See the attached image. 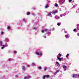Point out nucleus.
Returning a JSON list of instances; mask_svg holds the SVG:
<instances>
[{
	"label": "nucleus",
	"instance_id": "nucleus-1",
	"mask_svg": "<svg viewBox=\"0 0 79 79\" xmlns=\"http://www.w3.org/2000/svg\"><path fill=\"white\" fill-rule=\"evenodd\" d=\"M8 44H6L5 45L3 44V42L2 41H0V47H1V49H3L5 47H8Z\"/></svg>",
	"mask_w": 79,
	"mask_h": 79
},
{
	"label": "nucleus",
	"instance_id": "nucleus-2",
	"mask_svg": "<svg viewBox=\"0 0 79 79\" xmlns=\"http://www.w3.org/2000/svg\"><path fill=\"white\" fill-rule=\"evenodd\" d=\"M65 0H59L58 2L60 5H63L64 3Z\"/></svg>",
	"mask_w": 79,
	"mask_h": 79
},
{
	"label": "nucleus",
	"instance_id": "nucleus-3",
	"mask_svg": "<svg viewBox=\"0 0 79 79\" xmlns=\"http://www.w3.org/2000/svg\"><path fill=\"white\" fill-rule=\"evenodd\" d=\"M72 77L74 78H78L79 77V74H73Z\"/></svg>",
	"mask_w": 79,
	"mask_h": 79
},
{
	"label": "nucleus",
	"instance_id": "nucleus-4",
	"mask_svg": "<svg viewBox=\"0 0 79 79\" xmlns=\"http://www.w3.org/2000/svg\"><path fill=\"white\" fill-rule=\"evenodd\" d=\"M51 13H52V14L55 15L56 13H58V10H53L51 12Z\"/></svg>",
	"mask_w": 79,
	"mask_h": 79
},
{
	"label": "nucleus",
	"instance_id": "nucleus-5",
	"mask_svg": "<svg viewBox=\"0 0 79 79\" xmlns=\"http://www.w3.org/2000/svg\"><path fill=\"white\" fill-rule=\"evenodd\" d=\"M35 54L37 55H40V56H42V52H41L40 53H39V52H35Z\"/></svg>",
	"mask_w": 79,
	"mask_h": 79
},
{
	"label": "nucleus",
	"instance_id": "nucleus-6",
	"mask_svg": "<svg viewBox=\"0 0 79 79\" xmlns=\"http://www.w3.org/2000/svg\"><path fill=\"white\" fill-rule=\"evenodd\" d=\"M65 37L66 39H69V38L70 37L69 34H67V35H65Z\"/></svg>",
	"mask_w": 79,
	"mask_h": 79
},
{
	"label": "nucleus",
	"instance_id": "nucleus-7",
	"mask_svg": "<svg viewBox=\"0 0 79 79\" xmlns=\"http://www.w3.org/2000/svg\"><path fill=\"white\" fill-rule=\"evenodd\" d=\"M57 59L59 61H61V60H62L63 59V58H60L58 57H57Z\"/></svg>",
	"mask_w": 79,
	"mask_h": 79
},
{
	"label": "nucleus",
	"instance_id": "nucleus-8",
	"mask_svg": "<svg viewBox=\"0 0 79 79\" xmlns=\"http://www.w3.org/2000/svg\"><path fill=\"white\" fill-rule=\"evenodd\" d=\"M5 41H6V42H10V40H9V39L8 38H5Z\"/></svg>",
	"mask_w": 79,
	"mask_h": 79
},
{
	"label": "nucleus",
	"instance_id": "nucleus-9",
	"mask_svg": "<svg viewBox=\"0 0 79 79\" xmlns=\"http://www.w3.org/2000/svg\"><path fill=\"white\" fill-rule=\"evenodd\" d=\"M62 67H63V68L64 69H65L64 71H66V69H67V66H66V65H63Z\"/></svg>",
	"mask_w": 79,
	"mask_h": 79
},
{
	"label": "nucleus",
	"instance_id": "nucleus-10",
	"mask_svg": "<svg viewBox=\"0 0 79 79\" xmlns=\"http://www.w3.org/2000/svg\"><path fill=\"white\" fill-rule=\"evenodd\" d=\"M60 17L58 16V15H56L55 17V19H60Z\"/></svg>",
	"mask_w": 79,
	"mask_h": 79
},
{
	"label": "nucleus",
	"instance_id": "nucleus-11",
	"mask_svg": "<svg viewBox=\"0 0 79 79\" xmlns=\"http://www.w3.org/2000/svg\"><path fill=\"white\" fill-rule=\"evenodd\" d=\"M51 13H51V12H50L48 14V16H49V17H52V15Z\"/></svg>",
	"mask_w": 79,
	"mask_h": 79
},
{
	"label": "nucleus",
	"instance_id": "nucleus-12",
	"mask_svg": "<svg viewBox=\"0 0 79 79\" xmlns=\"http://www.w3.org/2000/svg\"><path fill=\"white\" fill-rule=\"evenodd\" d=\"M22 69L23 71H25V70L26 69V67H25L24 66H22Z\"/></svg>",
	"mask_w": 79,
	"mask_h": 79
},
{
	"label": "nucleus",
	"instance_id": "nucleus-13",
	"mask_svg": "<svg viewBox=\"0 0 79 79\" xmlns=\"http://www.w3.org/2000/svg\"><path fill=\"white\" fill-rule=\"evenodd\" d=\"M48 7V4L47 3L46 4V5L45 6V8H47Z\"/></svg>",
	"mask_w": 79,
	"mask_h": 79
},
{
	"label": "nucleus",
	"instance_id": "nucleus-14",
	"mask_svg": "<svg viewBox=\"0 0 79 79\" xmlns=\"http://www.w3.org/2000/svg\"><path fill=\"white\" fill-rule=\"evenodd\" d=\"M56 64H57V66H58V67H59V66H60V64H59V63L57 61L56 62Z\"/></svg>",
	"mask_w": 79,
	"mask_h": 79
},
{
	"label": "nucleus",
	"instance_id": "nucleus-15",
	"mask_svg": "<svg viewBox=\"0 0 79 79\" xmlns=\"http://www.w3.org/2000/svg\"><path fill=\"white\" fill-rule=\"evenodd\" d=\"M32 66H36V64L34 62H32Z\"/></svg>",
	"mask_w": 79,
	"mask_h": 79
},
{
	"label": "nucleus",
	"instance_id": "nucleus-16",
	"mask_svg": "<svg viewBox=\"0 0 79 79\" xmlns=\"http://www.w3.org/2000/svg\"><path fill=\"white\" fill-rule=\"evenodd\" d=\"M47 34H48V35H51V33L50 32H48L47 33Z\"/></svg>",
	"mask_w": 79,
	"mask_h": 79
},
{
	"label": "nucleus",
	"instance_id": "nucleus-17",
	"mask_svg": "<svg viewBox=\"0 0 79 79\" xmlns=\"http://www.w3.org/2000/svg\"><path fill=\"white\" fill-rule=\"evenodd\" d=\"M77 29L78 30H79V24H77Z\"/></svg>",
	"mask_w": 79,
	"mask_h": 79
},
{
	"label": "nucleus",
	"instance_id": "nucleus-18",
	"mask_svg": "<svg viewBox=\"0 0 79 79\" xmlns=\"http://www.w3.org/2000/svg\"><path fill=\"white\" fill-rule=\"evenodd\" d=\"M46 77H47V78H48L49 77V75H47L45 76Z\"/></svg>",
	"mask_w": 79,
	"mask_h": 79
},
{
	"label": "nucleus",
	"instance_id": "nucleus-19",
	"mask_svg": "<svg viewBox=\"0 0 79 79\" xmlns=\"http://www.w3.org/2000/svg\"><path fill=\"white\" fill-rule=\"evenodd\" d=\"M77 6V4H75L73 6V8H75L76 6Z\"/></svg>",
	"mask_w": 79,
	"mask_h": 79
},
{
	"label": "nucleus",
	"instance_id": "nucleus-20",
	"mask_svg": "<svg viewBox=\"0 0 79 79\" xmlns=\"http://www.w3.org/2000/svg\"><path fill=\"white\" fill-rule=\"evenodd\" d=\"M27 77V79H30V78L31 77V76H28Z\"/></svg>",
	"mask_w": 79,
	"mask_h": 79
},
{
	"label": "nucleus",
	"instance_id": "nucleus-21",
	"mask_svg": "<svg viewBox=\"0 0 79 79\" xmlns=\"http://www.w3.org/2000/svg\"><path fill=\"white\" fill-rule=\"evenodd\" d=\"M3 34H4V32H3V31L1 32V35H3Z\"/></svg>",
	"mask_w": 79,
	"mask_h": 79
},
{
	"label": "nucleus",
	"instance_id": "nucleus-22",
	"mask_svg": "<svg viewBox=\"0 0 79 79\" xmlns=\"http://www.w3.org/2000/svg\"><path fill=\"white\" fill-rule=\"evenodd\" d=\"M44 70L46 71V70H47V67H44Z\"/></svg>",
	"mask_w": 79,
	"mask_h": 79
},
{
	"label": "nucleus",
	"instance_id": "nucleus-23",
	"mask_svg": "<svg viewBox=\"0 0 79 79\" xmlns=\"http://www.w3.org/2000/svg\"><path fill=\"white\" fill-rule=\"evenodd\" d=\"M60 71V70H56V72L57 73H59V71Z\"/></svg>",
	"mask_w": 79,
	"mask_h": 79
},
{
	"label": "nucleus",
	"instance_id": "nucleus-24",
	"mask_svg": "<svg viewBox=\"0 0 79 79\" xmlns=\"http://www.w3.org/2000/svg\"><path fill=\"white\" fill-rule=\"evenodd\" d=\"M24 79H28L27 78V77H24Z\"/></svg>",
	"mask_w": 79,
	"mask_h": 79
},
{
	"label": "nucleus",
	"instance_id": "nucleus-25",
	"mask_svg": "<svg viewBox=\"0 0 79 79\" xmlns=\"http://www.w3.org/2000/svg\"><path fill=\"white\" fill-rule=\"evenodd\" d=\"M11 28L9 26L7 27V29H10Z\"/></svg>",
	"mask_w": 79,
	"mask_h": 79
},
{
	"label": "nucleus",
	"instance_id": "nucleus-26",
	"mask_svg": "<svg viewBox=\"0 0 79 79\" xmlns=\"http://www.w3.org/2000/svg\"><path fill=\"white\" fill-rule=\"evenodd\" d=\"M45 76H44L43 77V79H45Z\"/></svg>",
	"mask_w": 79,
	"mask_h": 79
},
{
	"label": "nucleus",
	"instance_id": "nucleus-27",
	"mask_svg": "<svg viewBox=\"0 0 79 79\" xmlns=\"http://www.w3.org/2000/svg\"><path fill=\"white\" fill-rule=\"evenodd\" d=\"M55 6L56 7H57V6H58V4H57L56 3L55 4Z\"/></svg>",
	"mask_w": 79,
	"mask_h": 79
},
{
	"label": "nucleus",
	"instance_id": "nucleus-28",
	"mask_svg": "<svg viewBox=\"0 0 79 79\" xmlns=\"http://www.w3.org/2000/svg\"><path fill=\"white\" fill-rule=\"evenodd\" d=\"M38 68H39L40 69H42V67H41V66H39Z\"/></svg>",
	"mask_w": 79,
	"mask_h": 79
},
{
	"label": "nucleus",
	"instance_id": "nucleus-29",
	"mask_svg": "<svg viewBox=\"0 0 79 79\" xmlns=\"http://www.w3.org/2000/svg\"><path fill=\"white\" fill-rule=\"evenodd\" d=\"M57 25L58 26H60V25H61V23H57Z\"/></svg>",
	"mask_w": 79,
	"mask_h": 79
},
{
	"label": "nucleus",
	"instance_id": "nucleus-30",
	"mask_svg": "<svg viewBox=\"0 0 79 79\" xmlns=\"http://www.w3.org/2000/svg\"><path fill=\"white\" fill-rule=\"evenodd\" d=\"M27 67H30V65L29 64H27L26 65Z\"/></svg>",
	"mask_w": 79,
	"mask_h": 79
},
{
	"label": "nucleus",
	"instance_id": "nucleus-31",
	"mask_svg": "<svg viewBox=\"0 0 79 79\" xmlns=\"http://www.w3.org/2000/svg\"><path fill=\"white\" fill-rule=\"evenodd\" d=\"M57 73L56 72L55 73H53V74H54V75H56V74Z\"/></svg>",
	"mask_w": 79,
	"mask_h": 79
},
{
	"label": "nucleus",
	"instance_id": "nucleus-32",
	"mask_svg": "<svg viewBox=\"0 0 79 79\" xmlns=\"http://www.w3.org/2000/svg\"><path fill=\"white\" fill-rule=\"evenodd\" d=\"M44 31H48V29H44Z\"/></svg>",
	"mask_w": 79,
	"mask_h": 79
},
{
	"label": "nucleus",
	"instance_id": "nucleus-33",
	"mask_svg": "<svg viewBox=\"0 0 79 79\" xmlns=\"http://www.w3.org/2000/svg\"><path fill=\"white\" fill-rule=\"evenodd\" d=\"M59 56L60 57L61 56V54H60V53H59L58 54Z\"/></svg>",
	"mask_w": 79,
	"mask_h": 79
},
{
	"label": "nucleus",
	"instance_id": "nucleus-34",
	"mask_svg": "<svg viewBox=\"0 0 79 79\" xmlns=\"http://www.w3.org/2000/svg\"><path fill=\"white\" fill-rule=\"evenodd\" d=\"M71 2H72V0H69V3H71Z\"/></svg>",
	"mask_w": 79,
	"mask_h": 79
},
{
	"label": "nucleus",
	"instance_id": "nucleus-35",
	"mask_svg": "<svg viewBox=\"0 0 79 79\" xmlns=\"http://www.w3.org/2000/svg\"><path fill=\"white\" fill-rule=\"evenodd\" d=\"M69 56V54H67V55L66 56V57H68Z\"/></svg>",
	"mask_w": 79,
	"mask_h": 79
},
{
	"label": "nucleus",
	"instance_id": "nucleus-36",
	"mask_svg": "<svg viewBox=\"0 0 79 79\" xmlns=\"http://www.w3.org/2000/svg\"><path fill=\"white\" fill-rule=\"evenodd\" d=\"M33 29H37V28L36 27H34Z\"/></svg>",
	"mask_w": 79,
	"mask_h": 79
},
{
	"label": "nucleus",
	"instance_id": "nucleus-37",
	"mask_svg": "<svg viewBox=\"0 0 79 79\" xmlns=\"http://www.w3.org/2000/svg\"><path fill=\"white\" fill-rule=\"evenodd\" d=\"M26 19H23V21H26Z\"/></svg>",
	"mask_w": 79,
	"mask_h": 79
},
{
	"label": "nucleus",
	"instance_id": "nucleus-38",
	"mask_svg": "<svg viewBox=\"0 0 79 79\" xmlns=\"http://www.w3.org/2000/svg\"><path fill=\"white\" fill-rule=\"evenodd\" d=\"M30 15V13H29V12H28V13L27 14V15Z\"/></svg>",
	"mask_w": 79,
	"mask_h": 79
},
{
	"label": "nucleus",
	"instance_id": "nucleus-39",
	"mask_svg": "<svg viewBox=\"0 0 79 79\" xmlns=\"http://www.w3.org/2000/svg\"><path fill=\"white\" fill-rule=\"evenodd\" d=\"M32 15H33V16H34V15H35V14L34 13H32L31 14Z\"/></svg>",
	"mask_w": 79,
	"mask_h": 79
},
{
	"label": "nucleus",
	"instance_id": "nucleus-40",
	"mask_svg": "<svg viewBox=\"0 0 79 79\" xmlns=\"http://www.w3.org/2000/svg\"><path fill=\"white\" fill-rule=\"evenodd\" d=\"M63 16V15H60V17H62Z\"/></svg>",
	"mask_w": 79,
	"mask_h": 79
},
{
	"label": "nucleus",
	"instance_id": "nucleus-41",
	"mask_svg": "<svg viewBox=\"0 0 79 79\" xmlns=\"http://www.w3.org/2000/svg\"><path fill=\"white\" fill-rule=\"evenodd\" d=\"M76 31V29L75 28L74 29V30H73V31L74 32H75V31Z\"/></svg>",
	"mask_w": 79,
	"mask_h": 79
},
{
	"label": "nucleus",
	"instance_id": "nucleus-42",
	"mask_svg": "<svg viewBox=\"0 0 79 79\" xmlns=\"http://www.w3.org/2000/svg\"><path fill=\"white\" fill-rule=\"evenodd\" d=\"M52 31H55V28H53L52 29Z\"/></svg>",
	"mask_w": 79,
	"mask_h": 79
},
{
	"label": "nucleus",
	"instance_id": "nucleus-43",
	"mask_svg": "<svg viewBox=\"0 0 79 79\" xmlns=\"http://www.w3.org/2000/svg\"><path fill=\"white\" fill-rule=\"evenodd\" d=\"M32 9H33V10H35V8L34 7H33L32 8Z\"/></svg>",
	"mask_w": 79,
	"mask_h": 79
},
{
	"label": "nucleus",
	"instance_id": "nucleus-44",
	"mask_svg": "<svg viewBox=\"0 0 79 79\" xmlns=\"http://www.w3.org/2000/svg\"><path fill=\"white\" fill-rule=\"evenodd\" d=\"M8 60H9V61H11V60L10 59H9Z\"/></svg>",
	"mask_w": 79,
	"mask_h": 79
},
{
	"label": "nucleus",
	"instance_id": "nucleus-45",
	"mask_svg": "<svg viewBox=\"0 0 79 79\" xmlns=\"http://www.w3.org/2000/svg\"><path fill=\"white\" fill-rule=\"evenodd\" d=\"M14 53H17L16 51H15L14 52Z\"/></svg>",
	"mask_w": 79,
	"mask_h": 79
},
{
	"label": "nucleus",
	"instance_id": "nucleus-46",
	"mask_svg": "<svg viewBox=\"0 0 79 79\" xmlns=\"http://www.w3.org/2000/svg\"><path fill=\"white\" fill-rule=\"evenodd\" d=\"M42 32H43V33H44V31L42 30Z\"/></svg>",
	"mask_w": 79,
	"mask_h": 79
},
{
	"label": "nucleus",
	"instance_id": "nucleus-47",
	"mask_svg": "<svg viewBox=\"0 0 79 79\" xmlns=\"http://www.w3.org/2000/svg\"><path fill=\"white\" fill-rule=\"evenodd\" d=\"M64 33H67V32L66 31H64Z\"/></svg>",
	"mask_w": 79,
	"mask_h": 79
},
{
	"label": "nucleus",
	"instance_id": "nucleus-48",
	"mask_svg": "<svg viewBox=\"0 0 79 79\" xmlns=\"http://www.w3.org/2000/svg\"><path fill=\"white\" fill-rule=\"evenodd\" d=\"M77 35L78 36H79V33H78V34H77Z\"/></svg>",
	"mask_w": 79,
	"mask_h": 79
},
{
	"label": "nucleus",
	"instance_id": "nucleus-49",
	"mask_svg": "<svg viewBox=\"0 0 79 79\" xmlns=\"http://www.w3.org/2000/svg\"><path fill=\"white\" fill-rule=\"evenodd\" d=\"M15 77H18V75H15Z\"/></svg>",
	"mask_w": 79,
	"mask_h": 79
},
{
	"label": "nucleus",
	"instance_id": "nucleus-50",
	"mask_svg": "<svg viewBox=\"0 0 79 79\" xmlns=\"http://www.w3.org/2000/svg\"><path fill=\"white\" fill-rule=\"evenodd\" d=\"M50 31H52V29H50Z\"/></svg>",
	"mask_w": 79,
	"mask_h": 79
},
{
	"label": "nucleus",
	"instance_id": "nucleus-51",
	"mask_svg": "<svg viewBox=\"0 0 79 79\" xmlns=\"http://www.w3.org/2000/svg\"><path fill=\"white\" fill-rule=\"evenodd\" d=\"M44 38H46V36H44Z\"/></svg>",
	"mask_w": 79,
	"mask_h": 79
},
{
	"label": "nucleus",
	"instance_id": "nucleus-52",
	"mask_svg": "<svg viewBox=\"0 0 79 79\" xmlns=\"http://www.w3.org/2000/svg\"><path fill=\"white\" fill-rule=\"evenodd\" d=\"M74 2V1H73V2Z\"/></svg>",
	"mask_w": 79,
	"mask_h": 79
}]
</instances>
